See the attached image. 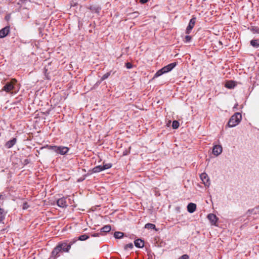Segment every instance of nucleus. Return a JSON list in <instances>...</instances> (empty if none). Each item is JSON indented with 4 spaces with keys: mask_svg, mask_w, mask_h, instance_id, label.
<instances>
[{
    "mask_svg": "<svg viewBox=\"0 0 259 259\" xmlns=\"http://www.w3.org/2000/svg\"><path fill=\"white\" fill-rule=\"evenodd\" d=\"M49 149L53 150L55 152H56V150H57V146H47Z\"/></svg>",
    "mask_w": 259,
    "mask_h": 259,
    "instance_id": "nucleus-29",
    "label": "nucleus"
},
{
    "mask_svg": "<svg viewBox=\"0 0 259 259\" xmlns=\"http://www.w3.org/2000/svg\"><path fill=\"white\" fill-rule=\"evenodd\" d=\"M134 247V245H133V244L132 243H130L128 244H126L124 247V249L125 250H127L128 249V248L130 249H132Z\"/></svg>",
    "mask_w": 259,
    "mask_h": 259,
    "instance_id": "nucleus-28",
    "label": "nucleus"
},
{
    "mask_svg": "<svg viewBox=\"0 0 259 259\" xmlns=\"http://www.w3.org/2000/svg\"><path fill=\"white\" fill-rule=\"evenodd\" d=\"M236 82L233 80H228L226 81L225 87L228 89H232L236 86Z\"/></svg>",
    "mask_w": 259,
    "mask_h": 259,
    "instance_id": "nucleus-16",
    "label": "nucleus"
},
{
    "mask_svg": "<svg viewBox=\"0 0 259 259\" xmlns=\"http://www.w3.org/2000/svg\"><path fill=\"white\" fill-rule=\"evenodd\" d=\"M135 245L138 248H143L144 246V241L141 239H136L134 241Z\"/></svg>",
    "mask_w": 259,
    "mask_h": 259,
    "instance_id": "nucleus-17",
    "label": "nucleus"
},
{
    "mask_svg": "<svg viewBox=\"0 0 259 259\" xmlns=\"http://www.w3.org/2000/svg\"><path fill=\"white\" fill-rule=\"evenodd\" d=\"M16 142H17V139L15 138H14L8 141L7 142H6V143L5 144V146L7 148H11L16 143Z\"/></svg>",
    "mask_w": 259,
    "mask_h": 259,
    "instance_id": "nucleus-14",
    "label": "nucleus"
},
{
    "mask_svg": "<svg viewBox=\"0 0 259 259\" xmlns=\"http://www.w3.org/2000/svg\"><path fill=\"white\" fill-rule=\"evenodd\" d=\"M112 167L111 163H106L103 164V165H98L94 167L92 169V171L94 173H97L103 171L105 169H109Z\"/></svg>",
    "mask_w": 259,
    "mask_h": 259,
    "instance_id": "nucleus-4",
    "label": "nucleus"
},
{
    "mask_svg": "<svg viewBox=\"0 0 259 259\" xmlns=\"http://www.w3.org/2000/svg\"><path fill=\"white\" fill-rule=\"evenodd\" d=\"M4 193H0V199H4Z\"/></svg>",
    "mask_w": 259,
    "mask_h": 259,
    "instance_id": "nucleus-35",
    "label": "nucleus"
},
{
    "mask_svg": "<svg viewBox=\"0 0 259 259\" xmlns=\"http://www.w3.org/2000/svg\"><path fill=\"white\" fill-rule=\"evenodd\" d=\"M101 233H94L91 235L92 237H99L100 236Z\"/></svg>",
    "mask_w": 259,
    "mask_h": 259,
    "instance_id": "nucleus-34",
    "label": "nucleus"
},
{
    "mask_svg": "<svg viewBox=\"0 0 259 259\" xmlns=\"http://www.w3.org/2000/svg\"><path fill=\"white\" fill-rule=\"evenodd\" d=\"M177 65V63L174 62L163 67L165 73L170 71Z\"/></svg>",
    "mask_w": 259,
    "mask_h": 259,
    "instance_id": "nucleus-11",
    "label": "nucleus"
},
{
    "mask_svg": "<svg viewBox=\"0 0 259 259\" xmlns=\"http://www.w3.org/2000/svg\"><path fill=\"white\" fill-rule=\"evenodd\" d=\"M191 36L190 35H186L185 36V41L189 42L191 40Z\"/></svg>",
    "mask_w": 259,
    "mask_h": 259,
    "instance_id": "nucleus-33",
    "label": "nucleus"
},
{
    "mask_svg": "<svg viewBox=\"0 0 259 259\" xmlns=\"http://www.w3.org/2000/svg\"><path fill=\"white\" fill-rule=\"evenodd\" d=\"M148 0H140V3L142 4H145L146 3Z\"/></svg>",
    "mask_w": 259,
    "mask_h": 259,
    "instance_id": "nucleus-36",
    "label": "nucleus"
},
{
    "mask_svg": "<svg viewBox=\"0 0 259 259\" xmlns=\"http://www.w3.org/2000/svg\"><path fill=\"white\" fill-rule=\"evenodd\" d=\"M28 207H29V205L28 204V203L27 202H25L23 203V207H22L23 209H26Z\"/></svg>",
    "mask_w": 259,
    "mask_h": 259,
    "instance_id": "nucleus-32",
    "label": "nucleus"
},
{
    "mask_svg": "<svg viewBox=\"0 0 259 259\" xmlns=\"http://www.w3.org/2000/svg\"><path fill=\"white\" fill-rule=\"evenodd\" d=\"M251 45L254 48L259 47V39H252L250 41Z\"/></svg>",
    "mask_w": 259,
    "mask_h": 259,
    "instance_id": "nucleus-20",
    "label": "nucleus"
},
{
    "mask_svg": "<svg viewBox=\"0 0 259 259\" xmlns=\"http://www.w3.org/2000/svg\"><path fill=\"white\" fill-rule=\"evenodd\" d=\"M179 126V122L177 120H174L172 123V127L174 129H177Z\"/></svg>",
    "mask_w": 259,
    "mask_h": 259,
    "instance_id": "nucleus-25",
    "label": "nucleus"
},
{
    "mask_svg": "<svg viewBox=\"0 0 259 259\" xmlns=\"http://www.w3.org/2000/svg\"><path fill=\"white\" fill-rule=\"evenodd\" d=\"M10 32V27L6 26L0 30V38H4L8 35Z\"/></svg>",
    "mask_w": 259,
    "mask_h": 259,
    "instance_id": "nucleus-9",
    "label": "nucleus"
},
{
    "mask_svg": "<svg viewBox=\"0 0 259 259\" xmlns=\"http://www.w3.org/2000/svg\"><path fill=\"white\" fill-rule=\"evenodd\" d=\"M17 82V80L15 78H12L10 81H7L2 89L1 91H5L8 93H13L15 91V85Z\"/></svg>",
    "mask_w": 259,
    "mask_h": 259,
    "instance_id": "nucleus-2",
    "label": "nucleus"
},
{
    "mask_svg": "<svg viewBox=\"0 0 259 259\" xmlns=\"http://www.w3.org/2000/svg\"><path fill=\"white\" fill-rule=\"evenodd\" d=\"M222 150L223 149L221 145H214L212 149V153L215 156H218L222 152Z\"/></svg>",
    "mask_w": 259,
    "mask_h": 259,
    "instance_id": "nucleus-8",
    "label": "nucleus"
},
{
    "mask_svg": "<svg viewBox=\"0 0 259 259\" xmlns=\"http://www.w3.org/2000/svg\"><path fill=\"white\" fill-rule=\"evenodd\" d=\"M242 119V114L239 112H236L229 119L228 125L230 127H233L238 125Z\"/></svg>",
    "mask_w": 259,
    "mask_h": 259,
    "instance_id": "nucleus-3",
    "label": "nucleus"
},
{
    "mask_svg": "<svg viewBox=\"0 0 259 259\" xmlns=\"http://www.w3.org/2000/svg\"><path fill=\"white\" fill-rule=\"evenodd\" d=\"M125 66L127 69H131L133 67V65L130 62H127L125 63Z\"/></svg>",
    "mask_w": 259,
    "mask_h": 259,
    "instance_id": "nucleus-31",
    "label": "nucleus"
},
{
    "mask_svg": "<svg viewBox=\"0 0 259 259\" xmlns=\"http://www.w3.org/2000/svg\"><path fill=\"white\" fill-rule=\"evenodd\" d=\"M61 252L58 245L54 248L52 251V256L54 258H57L60 256V252Z\"/></svg>",
    "mask_w": 259,
    "mask_h": 259,
    "instance_id": "nucleus-12",
    "label": "nucleus"
},
{
    "mask_svg": "<svg viewBox=\"0 0 259 259\" xmlns=\"http://www.w3.org/2000/svg\"><path fill=\"white\" fill-rule=\"evenodd\" d=\"M164 73H165L164 71L163 68H162L161 69L159 70L156 72V73L154 75V77H158Z\"/></svg>",
    "mask_w": 259,
    "mask_h": 259,
    "instance_id": "nucleus-23",
    "label": "nucleus"
},
{
    "mask_svg": "<svg viewBox=\"0 0 259 259\" xmlns=\"http://www.w3.org/2000/svg\"><path fill=\"white\" fill-rule=\"evenodd\" d=\"M88 238H89V236L86 234H83V235H80L78 238V240H80V241H84V240H86L87 239H88Z\"/></svg>",
    "mask_w": 259,
    "mask_h": 259,
    "instance_id": "nucleus-24",
    "label": "nucleus"
},
{
    "mask_svg": "<svg viewBox=\"0 0 259 259\" xmlns=\"http://www.w3.org/2000/svg\"><path fill=\"white\" fill-rule=\"evenodd\" d=\"M110 74H111V71L107 72L106 73L104 74L103 75V76L101 77V80L100 81H98L96 83V84L97 85L100 84L102 81H103V80H105L106 79H107L110 75Z\"/></svg>",
    "mask_w": 259,
    "mask_h": 259,
    "instance_id": "nucleus-18",
    "label": "nucleus"
},
{
    "mask_svg": "<svg viewBox=\"0 0 259 259\" xmlns=\"http://www.w3.org/2000/svg\"><path fill=\"white\" fill-rule=\"evenodd\" d=\"M196 20V18L195 17H193L192 19H191L186 30V34H189L190 33L191 30L193 29L195 25Z\"/></svg>",
    "mask_w": 259,
    "mask_h": 259,
    "instance_id": "nucleus-5",
    "label": "nucleus"
},
{
    "mask_svg": "<svg viewBox=\"0 0 259 259\" xmlns=\"http://www.w3.org/2000/svg\"><path fill=\"white\" fill-rule=\"evenodd\" d=\"M5 210L3 208H0V222H3L5 219Z\"/></svg>",
    "mask_w": 259,
    "mask_h": 259,
    "instance_id": "nucleus-22",
    "label": "nucleus"
},
{
    "mask_svg": "<svg viewBox=\"0 0 259 259\" xmlns=\"http://www.w3.org/2000/svg\"><path fill=\"white\" fill-rule=\"evenodd\" d=\"M251 31L253 33H259V28L255 26H253L251 28Z\"/></svg>",
    "mask_w": 259,
    "mask_h": 259,
    "instance_id": "nucleus-27",
    "label": "nucleus"
},
{
    "mask_svg": "<svg viewBox=\"0 0 259 259\" xmlns=\"http://www.w3.org/2000/svg\"><path fill=\"white\" fill-rule=\"evenodd\" d=\"M69 150V148L65 147V146H57V150H56V153H59L61 155H64L66 154L68 151Z\"/></svg>",
    "mask_w": 259,
    "mask_h": 259,
    "instance_id": "nucleus-7",
    "label": "nucleus"
},
{
    "mask_svg": "<svg viewBox=\"0 0 259 259\" xmlns=\"http://www.w3.org/2000/svg\"><path fill=\"white\" fill-rule=\"evenodd\" d=\"M196 209V205L193 203H190L187 205V210L190 213L194 212Z\"/></svg>",
    "mask_w": 259,
    "mask_h": 259,
    "instance_id": "nucleus-15",
    "label": "nucleus"
},
{
    "mask_svg": "<svg viewBox=\"0 0 259 259\" xmlns=\"http://www.w3.org/2000/svg\"><path fill=\"white\" fill-rule=\"evenodd\" d=\"M207 218L210 221L211 225H216V223L218 220V218L215 214L213 213H210L208 214Z\"/></svg>",
    "mask_w": 259,
    "mask_h": 259,
    "instance_id": "nucleus-10",
    "label": "nucleus"
},
{
    "mask_svg": "<svg viewBox=\"0 0 259 259\" xmlns=\"http://www.w3.org/2000/svg\"><path fill=\"white\" fill-rule=\"evenodd\" d=\"M76 239H73L70 241H65L59 242L57 245L61 250V251L68 252L71 247V246L76 242Z\"/></svg>",
    "mask_w": 259,
    "mask_h": 259,
    "instance_id": "nucleus-1",
    "label": "nucleus"
},
{
    "mask_svg": "<svg viewBox=\"0 0 259 259\" xmlns=\"http://www.w3.org/2000/svg\"><path fill=\"white\" fill-rule=\"evenodd\" d=\"M200 177L204 185L208 187L210 184V182L207 175L205 172L202 173Z\"/></svg>",
    "mask_w": 259,
    "mask_h": 259,
    "instance_id": "nucleus-6",
    "label": "nucleus"
},
{
    "mask_svg": "<svg viewBox=\"0 0 259 259\" xmlns=\"http://www.w3.org/2000/svg\"><path fill=\"white\" fill-rule=\"evenodd\" d=\"M178 259H189V256L187 254H183Z\"/></svg>",
    "mask_w": 259,
    "mask_h": 259,
    "instance_id": "nucleus-30",
    "label": "nucleus"
},
{
    "mask_svg": "<svg viewBox=\"0 0 259 259\" xmlns=\"http://www.w3.org/2000/svg\"><path fill=\"white\" fill-rule=\"evenodd\" d=\"M111 229V227L110 225H108L104 226L103 227H102L101 229V233H102V232H103V233L109 232H110Z\"/></svg>",
    "mask_w": 259,
    "mask_h": 259,
    "instance_id": "nucleus-19",
    "label": "nucleus"
},
{
    "mask_svg": "<svg viewBox=\"0 0 259 259\" xmlns=\"http://www.w3.org/2000/svg\"><path fill=\"white\" fill-rule=\"evenodd\" d=\"M145 228L150 229H154L155 228V225L153 224L148 223L145 225Z\"/></svg>",
    "mask_w": 259,
    "mask_h": 259,
    "instance_id": "nucleus-26",
    "label": "nucleus"
},
{
    "mask_svg": "<svg viewBox=\"0 0 259 259\" xmlns=\"http://www.w3.org/2000/svg\"><path fill=\"white\" fill-rule=\"evenodd\" d=\"M124 236V233L121 232H115L114 234V237L116 239H121Z\"/></svg>",
    "mask_w": 259,
    "mask_h": 259,
    "instance_id": "nucleus-21",
    "label": "nucleus"
},
{
    "mask_svg": "<svg viewBox=\"0 0 259 259\" xmlns=\"http://www.w3.org/2000/svg\"><path fill=\"white\" fill-rule=\"evenodd\" d=\"M57 204L61 207H64L67 206L66 199L64 197L59 199L57 201Z\"/></svg>",
    "mask_w": 259,
    "mask_h": 259,
    "instance_id": "nucleus-13",
    "label": "nucleus"
}]
</instances>
